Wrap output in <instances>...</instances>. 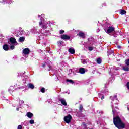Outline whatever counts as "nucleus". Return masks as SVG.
Segmentation results:
<instances>
[{"label": "nucleus", "mask_w": 129, "mask_h": 129, "mask_svg": "<svg viewBox=\"0 0 129 129\" xmlns=\"http://www.w3.org/2000/svg\"><path fill=\"white\" fill-rule=\"evenodd\" d=\"M113 123L118 129H123L125 128V124L122 122L119 116H117L113 118Z\"/></svg>", "instance_id": "obj_1"}, {"label": "nucleus", "mask_w": 129, "mask_h": 129, "mask_svg": "<svg viewBox=\"0 0 129 129\" xmlns=\"http://www.w3.org/2000/svg\"><path fill=\"white\" fill-rule=\"evenodd\" d=\"M71 119H72V116L71 115L68 114L67 116H64V121L66 123H70V122H71Z\"/></svg>", "instance_id": "obj_2"}, {"label": "nucleus", "mask_w": 129, "mask_h": 129, "mask_svg": "<svg viewBox=\"0 0 129 129\" xmlns=\"http://www.w3.org/2000/svg\"><path fill=\"white\" fill-rule=\"evenodd\" d=\"M115 28L112 26H109L107 31L106 30H105V31L107 34H110V33H113V32L115 31Z\"/></svg>", "instance_id": "obj_3"}, {"label": "nucleus", "mask_w": 129, "mask_h": 129, "mask_svg": "<svg viewBox=\"0 0 129 129\" xmlns=\"http://www.w3.org/2000/svg\"><path fill=\"white\" fill-rule=\"evenodd\" d=\"M62 40H70V36H68L67 34H63L60 36Z\"/></svg>", "instance_id": "obj_4"}, {"label": "nucleus", "mask_w": 129, "mask_h": 129, "mask_svg": "<svg viewBox=\"0 0 129 129\" xmlns=\"http://www.w3.org/2000/svg\"><path fill=\"white\" fill-rule=\"evenodd\" d=\"M58 101H60V102H61V103L62 105H64V106H67V102H66V100L65 99H64L63 98L58 99Z\"/></svg>", "instance_id": "obj_5"}, {"label": "nucleus", "mask_w": 129, "mask_h": 129, "mask_svg": "<svg viewBox=\"0 0 129 129\" xmlns=\"http://www.w3.org/2000/svg\"><path fill=\"white\" fill-rule=\"evenodd\" d=\"M23 53L24 55H28L30 54V49L28 48H26L23 50Z\"/></svg>", "instance_id": "obj_6"}, {"label": "nucleus", "mask_w": 129, "mask_h": 129, "mask_svg": "<svg viewBox=\"0 0 129 129\" xmlns=\"http://www.w3.org/2000/svg\"><path fill=\"white\" fill-rule=\"evenodd\" d=\"M78 36H79V37H80L81 38H82L83 39L85 38V34H84V33L82 32H79Z\"/></svg>", "instance_id": "obj_7"}, {"label": "nucleus", "mask_w": 129, "mask_h": 129, "mask_svg": "<svg viewBox=\"0 0 129 129\" xmlns=\"http://www.w3.org/2000/svg\"><path fill=\"white\" fill-rule=\"evenodd\" d=\"M79 73L81 74H84L85 73V69L84 68H81L79 69Z\"/></svg>", "instance_id": "obj_8"}, {"label": "nucleus", "mask_w": 129, "mask_h": 129, "mask_svg": "<svg viewBox=\"0 0 129 129\" xmlns=\"http://www.w3.org/2000/svg\"><path fill=\"white\" fill-rule=\"evenodd\" d=\"M10 42H11V44H16L17 40H16V38L13 37H11L10 38Z\"/></svg>", "instance_id": "obj_9"}, {"label": "nucleus", "mask_w": 129, "mask_h": 129, "mask_svg": "<svg viewBox=\"0 0 129 129\" xmlns=\"http://www.w3.org/2000/svg\"><path fill=\"white\" fill-rule=\"evenodd\" d=\"M26 115L28 118H32L34 116V114L30 112H27Z\"/></svg>", "instance_id": "obj_10"}, {"label": "nucleus", "mask_w": 129, "mask_h": 129, "mask_svg": "<svg viewBox=\"0 0 129 129\" xmlns=\"http://www.w3.org/2000/svg\"><path fill=\"white\" fill-rule=\"evenodd\" d=\"M3 48L4 51H9V45L8 44H4L3 46Z\"/></svg>", "instance_id": "obj_11"}, {"label": "nucleus", "mask_w": 129, "mask_h": 129, "mask_svg": "<svg viewBox=\"0 0 129 129\" xmlns=\"http://www.w3.org/2000/svg\"><path fill=\"white\" fill-rule=\"evenodd\" d=\"M69 52L70 54H75V50L73 48H70L69 49Z\"/></svg>", "instance_id": "obj_12"}, {"label": "nucleus", "mask_w": 129, "mask_h": 129, "mask_svg": "<svg viewBox=\"0 0 129 129\" xmlns=\"http://www.w3.org/2000/svg\"><path fill=\"white\" fill-rule=\"evenodd\" d=\"M28 88H30V89H34V88H35V86L32 83H29L28 84Z\"/></svg>", "instance_id": "obj_13"}, {"label": "nucleus", "mask_w": 129, "mask_h": 129, "mask_svg": "<svg viewBox=\"0 0 129 129\" xmlns=\"http://www.w3.org/2000/svg\"><path fill=\"white\" fill-rule=\"evenodd\" d=\"M78 114L79 117H85V115L82 113V112H78Z\"/></svg>", "instance_id": "obj_14"}, {"label": "nucleus", "mask_w": 129, "mask_h": 129, "mask_svg": "<svg viewBox=\"0 0 129 129\" xmlns=\"http://www.w3.org/2000/svg\"><path fill=\"white\" fill-rule=\"evenodd\" d=\"M83 109V106L82 105H80L79 107V111L78 112H82V111L84 110Z\"/></svg>", "instance_id": "obj_15"}, {"label": "nucleus", "mask_w": 129, "mask_h": 129, "mask_svg": "<svg viewBox=\"0 0 129 129\" xmlns=\"http://www.w3.org/2000/svg\"><path fill=\"white\" fill-rule=\"evenodd\" d=\"M102 62V60L100 57H98V58H97V64H101Z\"/></svg>", "instance_id": "obj_16"}, {"label": "nucleus", "mask_w": 129, "mask_h": 129, "mask_svg": "<svg viewBox=\"0 0 129 129\" xmlns=\"http://www.w3.org/2000/svg\"><path fill=\"white\" fill-rule=\"evenodd\" d=\"M122 69L124 70V71L128 72L129 71V66H127V67H123Z\"/></svg>", "instance_id": "obj_17"}, {"label": "nucleus", "mask_w": 129, "mask_h": 129, "mask_svg": "<svg viewBox=\"0 0 129 129\" xmlns=\"http://www.w3.org/2000/svg\"><path fill=\"white\" fill-rule=\"evenodd\" d=\"M25 37L24 36H22V37H20L19 39V42H24V41H25Z\"/></svg>", "instance_id": "obj_18"}, {"label": "nucleus", "mask_w": 129, "mask_h": 129, "mask_svg": "<svg viewBox=\"0 0 129 129\" xmlns=\"http://www.w3.org/2000/svg\"><path fill=\"white\" fill-rule=\"evenodd\" d=\"M82 127L84 129H86V128H87V125H86V123H85V122H83L82 123Z\"/></svg>", "instance_id": "obj_19"}, {"label": "nucleus", "mask_w": 129, "mask_h": 129, "mask_svg": "<svg viewBox=\"0 0 129 129\" xmlns=\"http://www.w3.org/2000/svg\"><path fill=\"white\" fill-rule=\"evenodd\" d=\"M126 13V11L122 9L120 10V14H121V15H125Z\"/></svg>", "instance_id": "obj_20"}, {"label": "nucleus", "mask_w": 129, "mask_h": 129, "mask_svg": "<svg viewBox=\"0 0 129 129\" xmlns=\"http://www.w3.org/2000/svg\"><path fill=\"white\" fill-rule=\"evenodd\" d=\"M108 53V56H109V55H112V54L113 53V51L110 50L107 51Z\"/></svg>", "instance_id": "obj_21"}, {"label": "nucleus", "mask_w": 129, "mask_h": 129, "mask_svg": "<svg viewBox=\"0 0 129 129\" xmlns=\"http://www.w3.org/2000/svg\"><path fill=\"white\" fill-rule=\"evenodd\" d=\"M66 81L67 82H70V83H72V84L74 83V82L72 80L67 79Z\"/></svg>", "instance_id": "obj_22"}, {"label": "nucleus", "mask_w": 129, "mask_h": 129, "mask_svg": "<svg viewBox=\"0 0 129 129\" xmlns=\"http://www.w3.org/2000/svg\"><path fill=\"white\" fill-rule=\"evenodd\" d=\"M125 64L127 65V66H129V59H126L125 60Z\"/></svg>", "instance_id": "obj_23"}, {"label": "nucleus", "mask_w": 129, "mask_h": 129, "mask_svg": "<svg viewBox=\"0 0 129 129\" xmlns=\"http://www.w3.org/2000/svg\"><path fill=\"white\" fill-rule=\"evenodd\" d=\"M29 123L30 124H34V123H35V121L33 119H31L29 121Z\"/></svg>", "instance_id": "obj_24"}, {"label": "nucleus", "mask_w": 129, "mask_h": 129, "mask_svg": "<svg viewBox=\"0 0 129 129\" xmlns=\"http://www.w3.org/2000/svg\"><path fill=\"white\" fill-rule=\"evenodd\" d=\"M40 91L42 92V93H45V88H42L40 90Z\"/></svg>", "instance_id": "obj_25"}, {"label": "nucleus", "mask_w": 129, "mask_h": 129, "mask_svg": "<svg viewBox=\"0 0 129 129\" xmlns=\"http://www.w3.org/2000/svg\"><path fill=\"white\" fill-rule=\"evenodd\" d=\"M58 45H59V46H61L62 44H63V41H60L57 42Z\"/></svg>", "instance_id": "obj_26"}, {"label": "nucleus", "mask_w": 129, "mask_h": 129, "mask_svg": "<svg viewBox=\"0 0 129 129\" xmlns=\"http://www.w3.org/2000/svg\"><path fill=\"white\" fill-rule=\"evenodd\" d=\"M65 31L63 30H60L59 31V33L60 34V35H62V34H64V32Z\"/></svg>", "instance_id": "obj_27"}, {"label": "nucleus", "mask_w": 129, "mask_h": 129, "mask_svg": "<svg viewBox=\"0 0 129 129\" xmlns=\"http://www.w3.org/2000/svg\"><path fill=\"white\" fill-rule=\"evenodd\" d=\"M10 49L11 50H14V49H15V46L14 45L10 46Z\"/></svg>", "instance_id": "obj_28"}, {"label": "nucleus", "mask_w": 129, "mask_h": 129, "mask_svg": "<svg viewBox=\"0 0 129 129\" xmlns=\"http://www.w3.org/2000/svg\"><path fill=\"white\" fill-rule=\"evenodd\" d=\"M88 50H89V51H92V50H93V47H88Z\"/></svg>", "instance_id": "obj_29"}, {"label": "nucleus", "mask_w": 129, "mask_h": 129, "mask_svg": "<svg viewBox=\"0 0 129 129\" xmlns=\"http://www.w3.org/2000/svg\"><path fill=\"white\" fill-rule=\"evenodd\" d=\"M17 128L18 129H22V128H23V126H22L21 125H19L18 126Z\"/></svg>", "instance_id": "obj_30"}, {"label": "nucleus", "mask_w": 129, "mask_h": 129, "mask_svg": "<svg viewBox=\"0 0 129 129\" xmlns=\"http://www.w3.org/2000/svg\"><path fill=\"white\" fill-rule=\"evenodd\" d=\"M41 28H42V29H46V28H47V26H46V25H43L41 26Z\"/></svg>", "instance_id": "obj_31"}, {"label": "nucleus", "mask_w": 129, "mask_h": 129, "mask_svg": "<svg viewBox=\"0 0 129 129\" xmlns=\"http://www.w3.org/2000/svg\"><path fill=\"white\" fill-rule=\"evenodd\" d=\"M82 63H83V64H86V63H87V62L86 61V60L85 59H83Z\"/></svg>", "instance_id": "obj_32"}, {"label": "nucleus", "mask_w": 129, "mask_h": 129, "mask_svg": "<svg viewBox=\"0 0 129 129\" xmlns=\"http://www.w3.org/2000/svg\"><path fill=\"white\" fill-rule=\"evenodd\" d=\"M117 48L118 49H120V48H121V46H120V45H118V46H117Z\"/></svg>", "instance_id": "obj_33"}, {"label": "nucleus", "mask_w": 129, "mask_h": 129, "mask_svg": "<svg viewBox=\"0 0 129 129\" xmlns=\"http://www.w3.org/2000/svg\"><path fill=\"white\" fill-rule=\"evenodd\" d=\"M114 98H116V99H117V95H114Z\"/></svg>", "instance_id": "obj_34"}, {"label": "nucleus", "mask_w": 129, "mask_h": 129, "mask_svg": "<svg viewBox=\"0 0 129 129\" xmlns=\"http://www.w3.org/2000/svg\"><path fill=\"white\" fill-rule=\"evenodd\" d=\"M42 24H43V22H42V21H41L40 22H39V25H42Z\"/></svg>", "instance_id": "obj_35"}, {"label": "nucleus", "mask_w": 129, "mask_h": 129, "mask_svg": "<svg viewBox=\"0 0 129 129\" xmlns=\"http://www.w3.org/2000/svg\"><path fill=\"white\" fill-rule=\"evenodd\" d=\"M101 100H103V99H104V96H102L101 98Z\"/></svg>", "instance_id": "obj_36"}, {"label": "nucleus", "mask_w": 129, "mask_h": 129, "mask_svg": "<svg viewBox=\"0 0 129 129\" xmlns=\"http://www.w3.org/2000/svg\"><path fill=\"white\" fill-rule=\"evenodd\" d=\"M45 66H46V64L45 63L42 65V67H45Z\"/></svg>", "instance_id": "obj_37"}, {"label": "nucleus", "mask_w": 129, "mask_h": 129, "mask_svg": "<svg viewBox=\"0 0 129 129\" xmlns=\"http://www.w3.org/2000/svg\"><path fill=\"white\" fill-rule=\"evenodd\" d=\"M16 110H17L18 111H19V108H16Z\"/></svg>", "instance_id": "obj_38"}, {"label": "nucleus", "mask_w": 129, "mask_h": 129, "mask_svg": "<svg viewBox=\"0 0 129 129\" xmlns=\"http://www.w3.org/2000/svg\"><path fill=\"white\" fill-rule=\"evenodd\" d=\"M38 18H40V17H41V15H38Z\"/></svg>", "instance_id": "obj_39"}, {"label": "nucleus", "mask_w": 129, "mask_h": 129, "mask_svg": "<svg viewBox=\"0 0 129 129\" xmlns=\"http://www.w3.org/2000/svg\"><path fill=\"white\" fill-rule=\"evenodd\" d=\"M48 67H49V69L51 68V66L48 65Z\"/></svg>", "instance_id": "obj_40"}, {"label": "nucleus", "mask_w": 129, "mask_h": 129, "mask_svg": "<svg viewBox=\"0 0 129 129\" xmlns=\"http://www.w3.org/2000/svg\"><path fill=\"white\" fill-rule=\"evenodd\" d=\"M112 97V96H111V97H110V98H111Z\"/></svg>", "instance_id": "obj_41"}, {"label": "nucleus", "mask_w": 129, "mask_h": 129, "mask_svg": "<svg viewBox=\"0 0 129 129\" xmlns=\"http://www.w3.org/2000/svg\"><path fill=\"white\" fill-rule=\"evenodd\" d=\"M128 110H129V108H128Z\"/></svg>", "instance_id": "obj_42"}]
</instances>
